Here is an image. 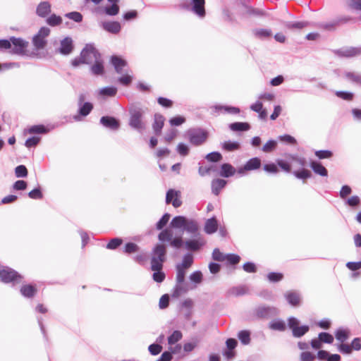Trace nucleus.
I'll list each match as a JSON object with an SVG mask.
<instances>
[{
	"label": "nucleus",
	"mask_w": 361,
	"mask_h": 361,
	"mask_svg": "<svg viewBox=\"0 0 361 361\" xmlns=\"http://www.w3.org/2000/svg\"><path fill=\"white\" fill-rule=\"evenodd\" d=\"M170 226L174 228H181L192 236L200 235L199 225L197 221L188 219L183 216H175L170 223Z\"/></svg>",
	"instance_id": "nucleus-1"
},
{
	"label": "nucleus",
	"mask_w": 361,
	"mask_h": 361,
	"mask_svg": "<svg viewBox=\"0 0 361 361\" xmlns=\"http://www.w3.org/2000/svg\"><path fill=\"white\" fill-rule=\"evenodd\" d=\"M129 114V126L140 133L143 132L147 126V121H145V110L138 106H132Z\"/></svg>",
	"instance_id": "nucleus-2"
},
{
	"label": "nucleus",
	"mask_w": 361,
	"mask_h": 361,
	"mask_svg": "<svg viewBox=\"0 0 361 361\" xmlns=\"http://www.w3.org/2000/svg\"><path fill=\"white\" fill-rule=\"evenodd\" d=\"M166 247L163 244L155 245L152 252L151 269L152 271L161 270L166 260Z\"/></svg>",
	"instance_id": "nucleus-3"
},
{
	"label": "nucleus",
	"mask_w": 361,
	"mask_h": 361,
	"mask_svg": "<svg viewBox=\"0 0 361 361\" xmlns=\"http://www.w3.org/2000/svg\"><path fill=\"white\" fill-rule=\"evenodd\" d=\"M0 278L2 282L5 283H12L13 286L20 283L23 279V276L21 274L8 267H1Z\"/></svg>",
	"instance_id": "nucleus-4"
},
{
	"label": "nucleus",
	"mask_w": 361,
	"mask_h": 361,
	"mask_svg": "<svg viewBox=\"0 0 361 361\" xmlns=\"http://www.w3.org/2000/svg\"><path fill=\"white\" fill-rule=\"evenodd\" d=\"M204 0H190V3L182 2L181 6L187 10L191 11L200 18L205 16Z\"/></svg>",
	"instance_id": "nucleus-5"
},
{
	"label": "nucleus",
	"mask_w": 361,
	"mask_h": 361,
	"mask_svg": "<svg viewBox=\"0 0 361 361\" xmlns=\"http://www.w3.org/2000/svg\"><path fill=\"white\" fill-rule=\"evenodd\" d=\"M50 34V29L47 27H42L38 32L32 37V44L35 49L41 50L45 48L47 44V37Z\"/></svg>",
	"instance_id": "nucleus-6"
},
{
	"label": "nucleus",
	"mask_w": 361,
	"mask_h": 361,
	"mask_svg": "<svg viewBox=\"0 0 361 361\" xmlns=\"http://www.w3.org/2000/svg\"><path fill=\"white\" fill-rule=\"evenodd\" d=\"M110 5L99 6L94 9V12L98 15H106L114 16L119 13V6L118 3L120 0H107Z\"/></svg>",
	"instance_id": "nucleus-7"
},
{
	"label": "nucleus",
	"mask_w": 361,
	"mask_h": 361,
	"mask_svg": "<svg viewBox=\"0 0 361 361\" xmlns=\"http://www.w3.org/2000/svg\"><path fill=\"white\" fill-rule=\"evenodd\" d=\"M187 135L190 142L196 146L204 143L207 138V132L200 128L190 129L187 132Z\"/></svg>",
	"instance_id": "nucleus-8"
},
{
	"label": "nucleus",
	"mask_w": 361,
	"mask_h": 361,
	"mask_svg": "<svg viewBox=\"0 0 361 361\" xmlns=\"http://www.w3.org/2000/svg\"><path fill=\"white\" fill-rule=\"evenodd\" d=\"M300 322L295 317H291L288 319V327L292 330L295 338H300L308 332L310 327L307 325L299 326Z\"/></svg>",
	"instance_id": "nucleus-9"
},
{
	"label": "nucleus",
	"mask_w": 361,
	"mask_h": 361,
	"mask_svg": "<svg viewBox=\"0 0 361 361\" xmlns=\"http://www.w3.org/2000/svg\"><path fill=\"white\" fill-rule=\"evenodd\" d=\"M80 54L82 61L86 64L93 63L94 61L98 59L101 56L100 54L92 44H87L82 50Z\"/></svg>",
	"instance_id": "nucleus-10"
},
{
	"label": "nucleus",
	"mask_w": 361,
	"mask_h": 361,
	"mask_svg": "<svg viewBox=\"0 0 361 361\" xmlns=\"http://www.w3.org/2000/svg\"><path fill=\"white\" fill-rule=\"evenodd\" d=\"M193 237L194 238L192 239L185 240L184 245L187 250L196 252L200 250L205 245V240L201 234L193 235Z\"/></svg>",
	"instance_id": "nucleus-11"
},
{
	"label": "nucleus",
	"mask_w": 361,
	"mask_h": 361,
	"mask_svg": "<svg viewBox=\"0 0 361 361\" xmlns=\"http://www.w3.org/2000/svg\"><path fill=\"white\" fill-rule=\"evenodd\" d=\"M11 53L17 55H23L25 54L28 42L21 38L11 37Z\"/></svg>",
	"instance_id": "nucleus-12"
},
{
	"label": "nucleus",
	"mask_w": 361,
	"mask_h": 361,
	"mask_svg": "<svg viewBox=\"0 0 361 361\" xmlns=\"http://www.w3.org/2000/svg\"><path fill=\"white\" fill-rule=\"evenodd\" d=\"M85 99V94H80L78 97V106L79 115H76L74 116V119L76 121H79L80 119V116H87L93 109V105L90 102H84Z\"/></svg>",
	"instance_id": "nucleus-13"
},
{
	"label": "nucleus",
	"mask_w": 361,
	"mask_h": 361,
	"mask_svg": "<svg viewBox=\"0 0 361 361\" xmlns=\"http://www.w3.org/2000/svg\"><path fill=\"white\" fill-rule=\"evenodd\" d=\"M261 166V160L258 157L249 159L243 166L238 169L237 172L240 176L245 175L247 171L258 169Z\"/></svg>",
	"instance_id": "nucleus-14"
},
{
	"label": "nucleus",
	"mask_w": 361,
	"mask_h": 361,
	"mask_svg": "<svg viewBox=\"0 0 361 361\" xmlns=\"http://www.w3.org/2000/svg\"><path fill=\"white\" fill-rule=\"evenodd\" d=\"M180 191L175 190L173 189H170L166 192V204L171 203L175 208H178L180 207L182 204V201L180 200Z\"/></svg>",
	"instance_id": "nucleus-15"
},
{
	"label": "nucleus",
	"mask_w": 361,
	"mask_h": 361,
	"mask_svg": "<svg viewBox=\"0 0 361 361\" xmlns=\"http://www.w3.org/2000/svg\"><path fill=\"white\" fill-rule=\"evenodd\" d=\"M73 49V43L71 37H65L60 42V47L56 50L57 52L62 55H69Z\"/></svg>",
	"instance_id": "nucleus-16"
},
{
	"label": "nucleus",
	"mask_w": 361,
	"mask_h": 361,
	"mask_svg": "<svg viewBox=\"0 0 361 361\" xmlns=\"http://www.w3.org/2000/svg\"><path fill=\"white\" fill-rule=\"evenodd\" d=\"M336 52L340 56L353 57L361 54V47H344Z\"/></svg>",
	"instance_id": "nucleus-17"
},
{
	"label": "nucleus",
	"mask_w": 361,
	"mask_h": 361,
	"mask_svg": "<svg viewBox=\"0 0 361 361\" xmlns=\"http://www.w3.org/2000/svg\"><path fill=\"white\" fill-rule=\"evenodd\" d=\"M100 123L112 130H116L120 127V123L115 118L111 116H102L100 118Z\"/></svg>",
	"instance_id": "nucleus-18"
},
{
	"label": "nucleus",
	"mask_w": 361,
	"mask_h": 361,
	"mask_svg": "<svg viewBox=\"0 0 361 361\" xmlns=\"http://www.w3.org/2000/svg\"><path fill=\"white\" fill-rule=\"evenodd\" d=\"M100 26L106 31L112 33L118 34L121 29V24L116 21H105L100 23Z\"/></svg>",
	"instance_id": "nucleus-19"
},
{
	"label": "nucleus",
	"mask_w": 361,
	"mask_h": 361,
	"mask_svg": "<svg viewBox=\"0 0 361 361\" xmlns=\"http://www.w3.org/2000/svg\"><path fill=\"white\" fill-rule=\"evenodd\" d=\"M215 113H226L228 114H238L240 113V109L235 106H224V105H214L210 107Z\"/></svg>",
	"instance_id": "nucleus-20"
},
{
	"label": "nucleus",
	"mask_w": 361,
	"mask_h": 361,
	"mask_svg": "<svg viewBox=\"0 0 361 361\" xmlns=\"http://www.w3.org/2000/svg\"><path fill=\"white\" fill-rule=\"evenodd\" d=\"M37 292L35 286L31 284H26L21 286L20 289V294L27 298H33Z\"/></svg>",
	"instance_id": "nucleus-21"
},
{
	"label": "nucleus",
	"mask_w": 361,
	"mask_h": 361,
	"mask_svg": "<svg viewBox=\"0 0 361 361\" xmlns=\"http://www.w3.org/2000/svg\"><path fill=\"white\" fill-rule=\"evenodd\" d=\"M164 121L165 118L162 115L159 114H156L154 115V121L152 124V128L156 135H159L161 134L162 128L164 124Z\"/></svg>",
	"instance_id": "nucleus-22"
},
{
	"label": "nucleus",
	"mask_w": 361,
	"mask_h": 361,
	"mask_svg": "<svg viewBox=\"0 0 361 361\" xmlns=\"http://www.w3.org/2000/svg\"><path fill=\"white\" fill-rule=\"evenodd\" d=\"M284 296L288 302L292 306H298L300 303V295L296 291H288Z\"/></svg>",
	"instance_id": "nucleus-23"
},
{
	"label": "nucleus",
	"mask_w": 361,
	"mask_h": 361,
	"mask_svg": "<svg viewBox=\"0 0 361 361\" xmlns=\"http://www.w3.org/2000/svg\"><path fill=\"white\" fill-rule=\"evenodd\" d=\"M37 14L40 17H46L51 13V4L48 1H42L39 4L36 10Z\"/></svg>",
	"instance_id": "nucleus-24"
},
{
	"label": "nucleus",
	"mask_w": 361,
	"mask_h": 361,
	"mask_svg": "<svg viewBox=\"0 0 361 361\" xmlns=\"http://www.w3.org/2000/svg\"><path fill=\"white\" fill-rule=\"evenodd\" d=\"M276 308L274 307H259L257 310V314L259 317H269L276 313Z\"/></svg>",
	"instance_id": "nucleus-25"
},
{
	"label": "nucleus",
	"mask_w": 361,
	"mask_h": 361,
	"mask_svg": "<svg viewBox=\"0 0 361 361\" xmlns=\"http://www.w3.org/2000/svg\"><path fill=\"white\" fill-rule=\"evenodd\" d=\"M236 169L230 164H223L221 166L220 176L228 178L235 174Z\"/></svg>",
	"instance_id": "nucleus-26"
},
{
	"label": "nucleus",
	"mask_w": 361,
	"mask_h": 361,
	"mask_svg": "<svg viewBox=\"0 0 361 361\" xmlns=\"http://www.w3.org/2000/svg\"><path fill=\"white\" fill-rule=\"evenodd\" d=\"M111 61L116 71L120 74L123 73L122 69L126 66V61L117 56H112Z\"/></svg>",
	"instance_id": "nucleus-27"
},
{
	"label": "nucleus",
	"mask_w": 361,
	"mask_h": 361,
	"mask_svg": "<svg viewBox=\"0 0 361 361\" xmlns=\"http://www.w3.org/2000/svg\"><path fill=\"white\" fill-rule=\"evenodd\" d=\"M217 228V221L214 217H212L207 220L204 225V231L207 234H212L216 231Z\"/></svg>",
	"instance_id": "nucleus-28"
},
{
	"label": "nucleus",
	"mask_w": 361,
	"mask_h": 361,
	"mask_svg": "<svg viewBox=\"0 0 361 361\" xmlns=\"http://www.w3.org/2000/svg\"><path fill=\"white\" fill-rule=\"evenodd\" d=\"M283 25L289 30H301L307 25H309L308 22L305 21H299V22H290L286 21L283 23Z\"/></svg>",
	"instance_id": "nucleus-29"
},
{
	"label": "nucleus",
	"mask_w": 361,
	"mask_h": 361,
	"mask_svg": "<svg viewBox=\"0 0 361 361\" xmlns=\"http://www.w3.org/2000/svg\"><path fill=\"white\" fill-rule=\"evenodd\" d=\"M226 185V181L223 179H214L212 182V190L215 195H218L221 189Z\"/></svg>",
	"instance_id": "nucleus-30"
},
{
	"label": "nucleus",
	"mask_w": 361,
	"mask_h": 361,
	"mask_svg": "<svg viewBox=\"0 0 361 361\" xmlns=\"http://www.w3.org/2000/svg\"><path fill=\"white\" fill-rule=\"evenodd\" d=\"M310 166L315 173L321 176H327L328 171L321 163L313 161L311 162Z\"/></svg>",
	"instance_id": "nucleus-31"
},
{
	"label": "nucleus",
	"mask_w": 361,
	"mask_h": 361,
	"mask_svg": "<svg viewBox=\"0 0 361 361\" xmlns=\"http://www.w3.org/2000/svg\"><path fill=\"white\" fill-rule=\"evenodd\" d=\"M94 63L91 66V72L95 75H102L104 73L103 62L101 60V56L93 61Z\"/></svg>",
	"instance_id": "nucleus-32"
},
{
	"label": "nucleus",
	"mask_w": 361,
	"mask_h": 361,
	"mask_svg": "<svg viewBox=\"0 0 361 361\" xmlns=\"http://www.w3.org/2000/svg\"><path fill=\"white\" fill-rule=\"evenodd\" d=\"M252 33L256 38L264 39L271 35V30L269 29L257 28L252 30Z\"/></svg>",
	"instance_id": "nucleus-33"
},
{
	"label": "nucleus",
	"mask_w": 361,
	"mask_h": 361,
	"mask_svg": "<svg viewBox=\"0 0 361 361\" xmlns=\"http://www.w3.org/2000/svg\"><path fill=\"white\" fill-rule=\"evenodd\" d=\"M193 262V255L191 253L188 252L183 256L182 262L180 263L177 264V265L186 269H188L192 265Z\"/></svg>",
	"instance_id": "nucleus-34"
},
{
	"label": "nucleus",
	"mask_w": 361,
	"mask_h": 361,
	"mask_svg": "<svg viewBox=\"0 0 361 361\" xmlns=\"http://www.w3.org/2000/svg\"><path fill=\"white\" fill-rule=\"evenodd\" d=\"M344 77L348 80L361 85V74L355 72L347 71L344 73Z\"/></svg>",
	"instance_id": "nucleus-35"
},
{
	"label": "nucleus",
	"mask_w": 361,
	"mask_h": 361,
	"mask_svg": "<svg viewBox=\"0 0 361 361\" xmlns=\"http://www.w3.org/2000/svg\"><path fill=\"white\" fill-rule=\"evenodd\" d=\"M229 128L233 131H247L250 130V126L247 123L235 122L231 123Z\"/></svg>",
	"instance_id": "nucleus-36"
},
{
	"label": "nucleus",
	"mask_w": 361,
	"mask_h": 361,
	"mask_svg": "<svg viewBox=\"0 0 361 361\" xmlns=\"http://www.w3.org/2000/svg\"><path fill=\"white\" fill-rule=\"evenodd\" d=\"M350 336V331L348 329H338L336 333V338L341 343L345 341Z\"/></svg>",
	"instance_id": "nucleus-37"
},
{
	"label": "nucleus",
	"mask_w": 361,
	"mask_h": 361,
	"mask_svg": "<svg viewBox=\"0 0 361 361\" xmlns=\"http://www.w3.org/2000/svg\"><path fill=\"white\" fill-rule=\"evenodd\" d=\"M176 281L177 283H183L185 281V274H186L188 269L183 268L177 264L176 266Z\"/></svg>",
	"instance_id": "nucleus-38"
},
{
	"label": "nucleus",
	"mask_w": 361,
	"mask_h": 361,
	"mask_svg": "<svg viewBox=\"0 0 361 361\" xmlns=\"http://www.w3.org/2000/svg\"><path fill=\"white\" fill-rule=\"evenodd\" d=\"M247 288L245 286L233 287L228 290V295L232 296H240L246 294Z\"/></svg>",
	"instance_id": "nucleus-39"
},
{
	"label": "nucleus",
	"mask_w": 361,
	"mask_h": 361,
	"mask_svg": "<svg viewBox=\"0 0 361 361\" xmlns=\"http://www.w3.org/2000/svg\"><path fill=\"white\" fill-rule=\"evenodd\" d=\"M182 338L183 334L181 331L176 330L168 337V343L169 345H172L180 341Z\"/></svg>",
	"instance_id": "nucleus-40"
},
{
	"label": "nucleus",
	"mask_w": 361,
	"mask_h": 361,
	"mask_svg": "<svg viewBox=\"0 0 361 361\" xmlns=\"http://www.w3.org/2000/svg\"><path fill=\"white\" fill-rule=\"evenodd\" d=\"M173 232L171 229L166 228L159 234L158 238L161 242H170L173 238Z\"/></svg>",
	"instance_id": "nucleus-41"
},
{
	"label": "nucleus",
	"mask_w": 361,
	"mask_h": 361,
	"mask_svg": "<svg viewBox=\"0 0 361 361\" xmlns=\"http://www.w3.org/2000/svg\"><path fill=\"white\" fill-rule=\"evenodd\" d=\"M99 93L102 96L114 97L117 93V88L113 86L105 87L100 89Z\"/></svg>",
	"instance_id": "nucleus-42"
},
{
	"label": "nucleus",
	"mask_w": 361,
	"mask_h": 361,
	"mask_svg": "<svg viewBox=\"0 0 361 361\" xmlns=\"http://www.w3.org/2000/svg\"><path fill=\"white\" fill-rule=\"evenodd\" d=\"M238 338L243 345H248L250 343V333L247 330L239 331Z\"/></svg>",
	"instance_id": "nucleus-43"
},
{
	"label": "nucleus",
	"mask_w": 361,
	"mask_h": 361,
	"mask_svg": "<svg viewBox=\"0 0 361 361\" xmlns=\"http://www.w3.org/2000/svg\"><path fill=\"white\" fill-rule=\"evenodd\" d=\"M269 327L273 330L283 331L286 329V324L282 320H275L270 323Z\"/></svg>",
	"instance_id": "nucleus-44"
},
{
	"label": "nucleus",
	"mask_w": 361,
	"mask_h": 361,
	"mask_svg": "<svg viewBox=\"0 0 361 361\" xmlns=\"http://www.w3.org/2000/svg\"><path fill=\"white\" fill-rule=\"evenodd\" d=\"M223 148L226 151H235L240 148V144L237 142L226 141L223 143Z\"/></svg>",
	"instance_id": "nucleus-45"
},
{
	"label": "nucleus",
	"mask_w": 361,
	"mask_h": 361,
	"mask_svg": "<svg viewBox=\"0 0 361 361\" xmlns=\"http://www.w3.org/2000/svg\"><path fill=\"white\" fill-rule=\"evenodd\" d=\"M293 175L299 179H307L311 177L312 173L309 170L302 169L301 171H293Z\"/></svg>",
	"instance_id": "nucleus-46"
},
{
	"label": "nucleus",
	"mask_w": 361,
	"mask_h": 361,
	"mask_svg": "<svg viewBox=\"0 0 361 361\" xmlns=\"http://www.w3.org/2000/svg\"><path fill=\"white\" fill-rule=\"evenodd\" d=\"M277 146V142L274 140H269L262 147V151L268 153L272 152Z\"/></svg>",
	"instance_id": "nucleus-47"
},
{
	"label": "nucleus",
	"mask_w": 361,
	"mask_h": 361,
	"mask_svg": "<svg viewBox=\"0 0 361 361\" xmlns=\"http://www.w3.org/2000/svg\"><path fill=\"white\" fill-rule=\"evenodd\" d=\"M65 17L76 23H80L82 20V16L80 13L73 11L65 14Z\"/></svg>",
	"instance_id": "nucleus-48"
},
{
	"label": "nucleus",
	"mask_w": 361,
	"mask_h": 361,
	"mask_svg": "<svg viewBox=\"0 0 361 361\" xmlns=\"http://www.w3.org/2000/svg\"><path fill=\"white\" fill-rule=\"evenodd\" d=\"M61 22H62L61 18L55 14L50 16L47 20V23L51 26L58 25L61 24Z\"/></svg>",
	"instance_id": "nucleus-49"
},
{
	"label": "nucleus",
	"mask_w": 361,
	"mask_h": 361,
	"mask_svg": "<svg viewBox=\"0 0 361 361\" xmlns=\"http://www.w3.org/2000/svg\"><path fill=\"white\" fill-rule=\"evenodd\" d=\"M190 280L195 283H200L202 281V274L200 271H195L189 276Z\"/></svg>",
	"instance_id": "nucleus-50"
},
{
	"label": "nucleus",
	"mask_w": 361,
	"mask_h": 361,
	"mask_svg": "<svg viewBox=\"0 0 361 361\" xmlns=\"http://www.w3.org/2000/svg\"><path fill=\"white\" fill-rule=\"evenodd\" d=\"M319 340L322 343H331L334 341V337L329 333L322 332L319 334Z\"/></svg>",
	"instance_id": "nucleus-51"
},
{
	"label": "nucleus",
	"mask_w": 361,
	"mask_h": 361,
	"mask_svg": "<svg viewBox=\"0 0 361 361\" xmlns=\"http://www.w3.org/2000/svg\"><path fill=\"white\" fill-rule=\"evenodd\" d=\"M336 95L344 100L351 101L353 99V93L345 91H336Z\"/></svg>",
	"instance_id": "nucleus-52"
},
{
	"label": "nucleus",
	"mask_w": 361,
	"mask_h": 361,
	"mask_svg": "<svg viewBox=\"0 0 361 361\" xmlns=\"http://www.w3.org/2000/svg\"><path fill=\"white\" fill-rule=\"evenodd\" d=\"M16 176L18 178H24L27 176V168L24 165H19L15 169Z\"/></svg>",
	"instance_id": "nucleus-53"
},
{
	"label": "nucleus",
	"mask_w": 361,
	"mask_h": 361,
	"mask_svg": "<svg viewBox=\"0 0 361 361\" xmlns=\"http://www.w3.org/2000/svg\"><path fill=\"white\" fill-rule=\"evenodd\" d=\"M170 219V214L168 213H166L163 215V216L159 219V221L157 224V228L158 230L162 229L168 223L169 220Z\"/></svg>",
	"instance_id": "nucleus-54"
},
{
	"label": "nucleus",
	"mask_w": 361,
	"mask_h": 361,
	"mask_svg": "<svg viewBox=\"0 0 361 361\" xmlns=\"http://www.w3.org/2000/svg\"><path fill=\"white\" fill-rule=\"evenodd\" d=\"M121 243L122 240L121 238H115L109 242V243L106 245V248L109 250H114L121 245Z\"/></svg>",
	"instance_id": "nucleus-55"
},
{
	"label": "nucleus",
	"mask_w": 361,
	"mask_h": 361,
	"mask_svg": "<svg viewBox=\"0 0 361 361\" xmlns=\"http://www.w3.org/2000/svg\"><path fill=\"white\" fill-rule=\"evenodd\" d=\"M149 352L152 355L159 354L162 350V346L159 344L153 343L148 347Z\"/></svg>",
	"instance_id": "nucleus-56"
},
{
	"label": "nucleus",
	"mask_w": 361,
	"mask_h": 361,
	"mask_svg": "<svg viewBox=\"0 0 361 361\" xmlns=\"http://www.w3.org/2000/svg\"><path fill=\"white\" fill-rule=\"evenodd\" d=\"M212 257L214 260L219 262H224L226 260V255L220 252L218 248H216L213 250Z\"/></svg>",
	"instance_id": "nucleus-57"
},
{
	"label": "nucleus",
	"mask_w": 361,
	"mask_h": 361,
	"mask_svg": "<svg viewBox=\"0 0 361 361\" xmlns=\"http://www.w3.org/2000/svg\"><path fill=\"white\" fill-rule=\"evenodd\" d=\"M206 159L212 162H216L222 159V156L219 152H214L208 154L206 156Z\"/></svg>",
	"instance_id": "nucleus-58"
},
{
	"label": "nucleus",
	"mask_w": 361,
	"mask_h": 361,
	"mask_svg": "<svg viewBox=\"0 0 361 361\" xmlns=\"http://www.w3.org/2000/svg\"><path fill=\"white\" fill-rule=\"evenodd\" d=\"M29 197L34 200H40L43 197V195L39 188H35L28 193Z\"/></svg>",
	"instance_id": "nucleus-59"
},
{
	"label": "nucleus",
	"mask_w": 361,
	"mask_h": 361,
	"mask_svg": "<svg viewBox=\"0 0 361 361\" xmlns=\"http://www.w3.org/2000/svg\"><path fill=\"white\" fill-rule=\"evenodd\" d=\"M283 276L281 273L271 272L267 275V279L270 282H278L282 280Z\"/></svg>",
	"instance_id": "nucleus-60"
},
{
	"label": "nucleus",
	"mask_w": 361,
	"mask_h": 361,
	"mask_svg": "<svg viewBox=\"0 0 361 361\" xmlns=\"http://www.w3.org/2000/svg\"><path fill=\"white\" fill-rule=\"evenodd\" d=\"M20 64L18 63L10 62V63H0V71H4L6 70L19 68Z\"/></svg>",
	"instance_id": "nucleus-61"
},
{
	"label": "nucleus",
	"mask_w": 361,
	"mask_h": 361,
	"mask_svg": "<svg viewBox=\"0 0 361 361\" xmlns=\"http://www.w3.org/2000/svg\"><path fill=\"white\" fill-rule=\"evenodd\" d=\"M315 155L319 159H327L331 157L333 155L332 152L329 150H319L315 152Z\"/></svg>",
	"instance_id": "nucleus-62"
},
{
	"label": "nucleus",
	"mask_w": 361,
	"mask_h": 361,
	"mask_svg": "<svg viewBox=\"0 0 361 361\" xmlns=\"http://www.w3.org/2000/svg\"><path fill=\"white\" fill-rule=\"evenodd\" d=\"M300 361H314L315 355L310 352L305 351L300 354Z\"/></svg>",
	"instance_id": "nucleus-63"
},
{
	"label": "nucleus",
	"mask_w": 361,
	"mask_h": 361,
	"mask_svg": "<svg viewBox=\"0 0 361 361\" xmlns=\"http://www.w3.org/2000/svg\"><path fill=\"white\" fill-rule=\"evenodd\" d=\"M240 257L234 254H228L226 255V260L228 262L231 264H236L240 262Z\"/></svg>",
	"instance_id": "nucleus-64"
}]
</instances>
